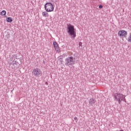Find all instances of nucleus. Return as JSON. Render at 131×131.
I'll return each mask as SVG.
<instances>
[{"mask_svg": "<svg viewBox=\"0 0 131 131\" xmlns=\"http://www.w3.org/2000/svg\"><path fill=\"white\" fill-rule=\"evenodd\" d=\"M68 33L72 38L76 37V31L74 28V26L69 24L68 25Z\"/></svg>", "mask_w": 131, "mask_h": 131, "instance_id": "1", "label": "nucleus"}, {"mask_svg": "<svg viewBox=\"0 0 131 131\" xmlns=\"http://www.w3.org/2000/svg\"><path fill=\"white\" fill-rule=\"evenodd\" d=\"M45 9L46 12H54V5L51 3H47L45 5Z\"/></svg>", "mask_w": 131, "mask_h": 131, "instance_id": "2", "label": "nucleus"}, {"mask_svg": "<svg viewBox=\"0 0 131 131\" xmlns=\"http://www.w3.org/2000/svg\"><path fill=\"white\" fill-rule=\"evenodd\" d=\"M115 101H118L119 104L121 102V101L124 99V95L122 94L117 93L114 95Z\"/></svg>", "mask_w": 131, "mask_h": 131, "instance_id": "3", "label": "nucleus"}, {"mask_svg": "<svg viewBox=\"0 0 131 131\" xmlns=\"http://www.w3.org/2000/svg\"><path fill=\"white\" fill-rule=\"evenodd\" d=\"M118 35L120 37V38H122V40H123V38H126L127 36V32L125 30H120L118 33Z\"/></svg>", "mask_w": 131, "mask_h": 131, "instance_id": "4", "label": "nucleus"}, {"mask_svg": "<svg viewBox=\"0 0 131 131\" xmlns=\"http://www.w3.org/2000/svg\"><path fill=\"white\" fill-rule=\"evenodd\" d=\"M32 74L34 76H39V75H42V73L41 71L38 68L34 69L32 71Z\"/></svg>", "mask_w": 131, "mask_h": 131, "instance_id": "5", "label": "nucleus"}, {"mask_svg": "<svg viewBox=\"0 0 131 131\" xmlns=\"http://www.w3.org/2000/svg\"><path fill=\"white\" fill-rule=\"evenodd\" d=\"M54 48L57 53H60V48H59V45L57 42H53Z\"/></svg>", "mask_w": 131, "mask_h": 131, "instance_id": "6", "label": "nucleus"}, {"mask_svg": "<svg viewBox=\"0 0 131 131\" xmlns=\"http://www.w3.org/2000/svg\"><path fill=\"white\" fill-rule=\"evenodd\" d=\"M66 61L67 62V63H71L72 62H73V57H68L66 59Z\"/></svg>", "mask_w": 131, "mask_h": 131, "instance_id": "7", "label": "nucleus"}, {"mask_svg": "<svg viewBox=\"0 0 131 131\" xmlns=\"http://www.w3.org/2000/svg\"><path fill=\"white\" fill-rule=\"evenodd\" d=\"M42 16L43 17H49V13L47 11H43L42 12Z\"/></svg>", "mask_w": 131, "mask_h": 131, "instance_id": "8", "label": "nucleus"}, {"mask_svg": "<svg viewBox=\"0 0 131 131\" xmlns=\"http://www.w3.org/2000/svg\"><path fill=\"white\" fill-rule=\"evenodd\" d=\"M7 14V11H6V10H3L1 13L0 15H1V16H5V15H6Z\"/></svg>", "mask_w": 131, "mask_h": 131, "instance_id": "9", "label": "nucleus"}, {"mask_svg": "<svg viewBox=\"0 0 131 131\" xmlns=\"http://www.w3.org/2000/svg\"><path fill=\"white\" fill-rule=\"evenodd\" d=\"M89 103H92L93 104H94V103H96V100L94 98H91L89 101Z\"/></svg>", "mask_w": 131, "mask_h": 131, "instance_id": "10", "label": "nucleus"}, {"mask_svg": "<svg viewBox=\"0 0 131 131\" xmlns=\"http://www.w3.org/2000/svg\"><path fill=\"white\" fill-rule=\"evenodd\" d=\"M6 20L7 22H9V23L13 22V19H12V17H8Z\"/></svg>", "mask_w": 131, "mask_h": 131, "instance_id": "11", "label": "nucleus"}, {"mask_svg": "<svg viewBox=\"0 0 131 131\" xmlns=\"http://www.w3.org/2000/svg\"><path fill=\"white\" fill-rule=\"evenodd\" d=\"M127 41L128 42H131V34H130L129 37H128Z\"/></svg>", "mask_w": 131, "mask_h": 131, "instance_id": "12", "label": "nucleus"}, {"mask_svg": "<svg viewBox=\"0 0 131 131\" xmlns=\"http://www.w3.org/2000/svg\"><path fill=\"white\" fill-rule=\"evenodd\" d=\"M99 9H102L103 8V6L102 5H100L99 6Z\"/></svg>", "mask_w": 131, "mask_h": 131, "instance_id": "13", "label": "nucleus"}, {"mask_svg": "<svg viewBox=\"0 0 131 131\" xmlns=\"http://www.w3.org/2000/svg\"><path fill=\"white\" fill-rule=\"evenodd\" d=\"M74 119L75 120H77V117H75L74 118Z\"/></svg>", "mask_w": 131, "mask_h": 131, "instance_id": "14", "label": "nucleus"}]
</instances>
